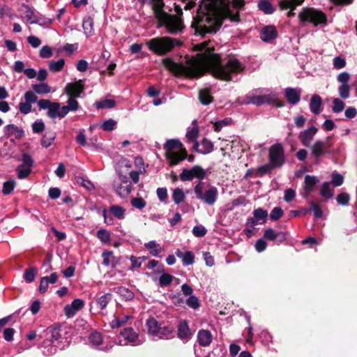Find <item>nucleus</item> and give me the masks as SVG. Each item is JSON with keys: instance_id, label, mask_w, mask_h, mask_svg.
<instances>
[{"instance_id": "nucleus-1", "label": "nucleus", "mask_w": 357, "mask_h": 357, "mask_svg": "<svg viewBox=\"0 0 357 357\" xmlns=\"http://www.w3.org/2000/svg\"><path fill=\"white\" fill-rule=\"evenodd\" d=\"M163 64L176 75L197 78L208 72L214 77L225 81L231 80L233 76L245 69L244 65L238 59L230 58L222 60L218 54L209 48L190 58L185 63H178L167 58L163 60Z\"/></svg>"}, {"instance_id": "nucleus-2", "label": "nucleus", "mask_w": 357, "mask_h": 357, "mask_svg": "<svg viewBox=\"0 0 357 357\" xmlns=\"http://www.w3.org/2000/svg\"><path fill=\"white\" fill-rule=\"evenodd\" d=\"M244 3L243 0H233L231 3L225 0H202L191 26L196 34L201 36L216 33L224 19L229 18L233 22L239 20L238 10Z\"/></svg>"}, {"instance_id": "nucleus-3", "label": "nucleus", "mask_w": 357, "mask_h": 357, "mask_svg": "<svg viewBox=\"0 0 357 357\" xmlns=\"http://www.w3.org/2000/svg\"><path fill=\"white\" fill-rule=\"evenodd\" d=\"M155 18L158 22L159 27H165L167 31L170 34H177L181 33L185 29L183 20L181 18L182 8L180 6L175 5L176 15H171L163 10L165 3L163 0H149ZM195 5L192 0H190L184 6L185 9H191Z\"/></svg>"}, {"instance_id": "nucleus-4", "label": "nucleus", "mask_w": 357, "mask_h": 357, "mask_svg": "<svg viewBox=\"0 0 357 357\" xmlns=\"http://www.w3.org/2000/svg\"><path fill=\"white\" fill-rule=\"evenodd\" d=\"M148 334L153 340H169L174 337V329L169 325L160 323L154 318L146 321Z\"/></svg>"}, {"instance_id": "nucleus-5", "label": "nucleus", "mask_w": 357, "mask_h": 357, "mask_svg": "<svg viewBox=\"0 0 357 357\" xmlns=\"http://www.w3.org/2000/svg\"><path fill=\"white\" fill-rule=\"evenodd\" d=\"M149 49L155 54L162 56L171 52L176 46L181 45V42L170 37H156L146 43Z\"/></svg>"}, {"instance_id": "nucleus-6", "label": "nucleus", "mask_w": 357, "mask_h": 357, "mask_svg": "<svg viewBox=\"0 0 357 357\" xmlns=\"http://www.w3.org/2000/svg\"><path fill=\"white\" fill-rule=\"evenodd\" d=\"M194 192L197 199L209 206L214 205L218 199V188L204 181H198L194 188Z\"/></svg>"}, {"instance_id": "nucleus-7", "label": "nucleus", "mask_w": 357, "mask_h": 357, "mask_svg": "<svg viewBox=\"0 0 357 357\" xmlns=\"http://www.w3.org/2000/svg\"><path fill=\"white\" fill-rule=\"evenodd\" d=\"M298 18L303 24H312L314 26L326 25L327 17L324 13L314 8H303L299 13Z\"/></svg>"}, {"instance_id": "nucleus-8", "label": "nucleus", "mask_w": 357, "mask_h": 357, "mask_svg": "<svg viewBox=\"0 0 357 357\" xmlns=\"http://www.w3.org/2000/svg\"><path fill=\"white\" fill-rule=\"evenodd\" d=\"M278 94L268 89L261 90L260 94L250 95L247 97V103H252L259 106L264 104H276L278 107L283 106L282 103H277Z\"/></svg>"}, {"instance_id": "nucleus-9", "label": "nucleus", "mask_w": 357, "mask_h": 357, "mask_svg": "<svg viewBox=\"0 0 357 357\" xmlns=\"http://www.w3.org/2000/svg\"><path fill=\"white\" fill-rule=\"evenodd\" d=\"M269 162L272 167H280L285 161L284 151L281 144H275L269 149Z\"/></svg>"}, {"instance_id": "nucleus-10", "label": "nucleus", "mask_w": 357, "mask_h": 357, "mask_svg": "<svg viewBox=\"0 0 357 357\" xmlns=\"http://www.w3.org/2000/svg\"><path fill=\"white\" fill-rule=\"evenodd\" d=\"M179 176L182 181H190L194 178L202 181L206 176V171L199 165H194L190 169H183Z\"/></svg>"}, {"instance_id": "nucleus-11", "label": "nucleus", "mask_w": 357, "mask_h": 357, "mask_svg": "<svg viewBox=\"0 0 357 357\" xmlns=\"http://www.w3.org/2000/svg\"><path fill=\"white\" fill-rule=\"evenodd\" d=\"M22 164L16 167L17 177L20 179L27 178L31 173V168L33 166L34 161L32 157L27 153H24L21 158Z\"/></svg>"}, {"instance_id": "nucleus-12", "label": "nucleus", "mask_w": 357, "mask_h": 357, "mask_svg": "<svg viewBox=\"0 0 357 357\" xmlns=\"http://www.w3.org/2000/svg\"><path fill=\"white\" fill-rule=\"evenodd\" d=\"M330 149L331 144L328 139H318L310 146L311 153L316 159L321 158L325 154L329 153Z\"/></svg>"}, {"instance_id": "nucleus-13", "label": "nucleus", "mask_w": 357, "mask_h": 357, "mask_svg": "<svg viewBox=\"0 0 357 357\" xmlns=\"http://www.w3.org/2000/svg\"><path fill=\"white\" fill-rule=\"evenodd\" d=\"M84 88V82L83 80L68 83L65 87L66 93L70 97L79 98L83 92Z\"/></svg>"}, {"instance_id": "nucleus-14", "label": "nucleus", "mask_w": 357, "mask_h": 357, "mask_svg": "<svg viewBox=\"0 0 357 357\" xmlns=\"http://www.w3.org/2000/svg\"><path fill=\"white\" fill-rule=\"evenodd\" d=\"M317 128L312 126L307 129L301 131L298 135V139L303 146L305 147H309L311 145V143L313 140L314 137L317 132Z\"/></svg>"}, {"instance_id": "nucleus-15", "label": "nucleus", "mask_w": 357, "mask_h": 357, "mask_svg": "<svg viewBox=\"0 0 357 357\" xmlns=\"http://www.w3.org/2000/svg\"><path fill=\"white\" fill-rule=\"evenodd\" d=\"M5 136L7 137H14L15 139H21L24 136V131L22 127L15 124H8L3 128Z\"/></svg>"}, {"instance_id": "nucleus-16", "label": "nucleus", "mask_w": 357, "mask_h": 357, "mask_svg": "<svg viewBox=\"0 0 357 357\" xmlns=\"http://www.w3.org/2000/svg\"><path fill=\"white\" fill-rule=\"evenodd\" d=\"M318 183L319 179L317 176L306 175L304 179V192L302 193L303 197L306 198L312 191H314L315 186Z\"/></svg>"}, {"instance_id": "nucleus-17", "label": "nucleus", "mask_w": 357, "mask_h": 357, "mask_svg": "<svg viewBox=\"0 0 357 357\" xmlns=\"http://www.w3.org/2000/svg\"><path fill=\"white\" fill-rule=\"evenodd\" d=\"M84 305V302L83 300L79 298L75 299L70 304L65 306L64 313L68 317H73Z\"/></svg>"}, {"instance_id": "nucleus-18", "label": "nucleus", "mask_w": 357, "mask_h": 357, "mask_svg": "<svg viewBox=\"0 0 357 357\" xmlns=\"http://www.w3.org/2000/svg\"><path fill=\"white\" fill-rule=\"evenodd\" d=\"M112 188L115 192L121 197H127L132 190V184L119 183L114 181L112 183Z\"/></svg>"}, {"instance_id": "nucleus-19", "label": "nucleus", "mask_w": 357, "mask_h": 357, "mask_svg": "<svg viewBox=\"0 0 357 357\" xmlns=\"http://www.w3.org/2000/svg\"><path fill=\"white\" fill-rule=\"evenodd\" d=\"M166 155L169 160V165L174 166L187 158V151L185 149H181L179 152L167 153Z\"/></svg>"}, {"instance_id": "nucleus-20", "label": "nucleus", "mask_w": 357, "mask_h": 357, "mask_svg": "<svg viewBox=\"0 0 357 357\" xmlns=\"http://www.w3.org/2000/svg\"><path fill=\"white\" fill-rule=\"evenodd\" d=\"M177 335L181 340H189L191 338L192 333L185 320L181 321L178 325Z\"/></svg>"}, {"instance_id": "nucleus-21", "label": "nucleus", "mask_w": 357, "mask_h": 357, "mask_svg": "<svg viewBox=\"0 0 357 357\" xmlns=\"http://www.w3.org/2000/svg\"><path fill=\"white\" fill-rule=\"evenodd\" d=\"M49 333L51 334V339L50 340H47L43 342L45 347L50 344H54L55 342H60L61 339V327H51L49 328Z\"/></svg>"}, {"instance_id": "nucleus-22", "label": "nucleus", "mask_w": 357, "mask_h": 357, "mask_svg": "<svg viewBox=\"0 0 357 357\" xmlns=\"http://www.w3.org/2000/svg\"><path fill=\"white\" fill-rule=\"evenodd\" d=\"M260 37L264 41H270L277 37V31L273 26L264 27L260 33Z\"/></svg>"}, {"instance_id": "nucleus-23", "label": "nucleus", "mask_w": 357, "mask_h": 357, "mask_svg": "<svg viewBox=\"0 0 357 357\" xmlns=\"http://www.w3.org/2000/svg\"><path fill=\"white\" fill-rule=\"evenodd\" d=\"M284 94L287 101L291 105H296L300 101L301 91L293 88H287Z\"/></svg>"}, {"instance_id": "nucleus-24", "label": "nucleus", "mask_w": 357, "mask_h": 357, "mask_svg": "<svg viewBox=\"0 0 357 357\" xmlns=\"http://www.w3.org/2000/svg\"><path fill=\"white\" fill-rule=\"evenodd\" d=\"M303 0H281L279 3L281 9H288L290 8L291 10L288 13V16L290 17L294 15L293 13L294 9L297 6L301 5L303 3Z\"/></svg>"}, {"instance_id": "nucleus-25", "label": "nucleus", "mask_w": 357, "mask_h": 357, "mask_svg": "<svg viewBox=\"0 0 357 357\" xmlns=\"http://www.w3.org/2000/svg\"><path fill=\"white\" fill-rule=\"evenodd\" d=\"M199 135V129L195 123V121H193V126L191 128H189L186 133V137L190 142H195L193 145V149L197 150L199 146V144L196 140L198 137Z\"/></svg>"}, {"instance_id": "nucleus-26", "label": "nucleus", "mask_w": 357, "mask_h": 357, "mask_svg": "<svg viewBox=\"0 0 357 357\" xmlns=\"http://www.w3.org/2000/svg\"><path fill=\"white\" fill-rule=\"evenodd\" d=\"M121 335L128 342L134 343L135 344H139L142 342L138 341V334L134 331L132 328H126L121 332Z\"/></svg>"}, {"instance_id": "nucleus-27", "label": "nucleus", "mask_w": 357, "mask_h": 357, "mask_svg": "<svg viewBox=\"0 0 357 357\" xmlns=\"http://www.w3.org/2000/svg\"><path fill=\"white\" fill-rule=\"evenodd\" d=\"M199 344L202 347L208 346L212 341V335L208 330H200L197 335Z\"/></svg>"}, {"instance_id": "nucleus-28", "label": "nucleus", "mask_w": 357, "mask_h": 357, "mask_svg": "<svg viewBox=\"0 0 357 357\" xmlns=\"http://www.w3.org/2000/svg\"><path fill=\"white\" fill-rule=\"evenodd\" d=\"M175 254L178 258L182 259L183 264L185 266L191 265L195 261V257L191 251L183 252L181 250L178 249Z\"/></svg>"}, {"instance_id": "nucleus-29", "label": "nucleus", "mask_w": 357, "mask_h": 357, "mask_svg": "<svg viewBox=\"0 0 357 357\" xmlns=\"http://www.w3.org/2000/svg\"><path fill=\"white\" fill-rule=\"evenodd\" d=\"M322 104L321 98L317 94H314L312 96L310 102V111L314 114H318L320 113V107Z\"/></svg>"}, {"instance_id": "nucleus-30", "label": "nucleus", "mask_w": 357, "mask_h": 357, "mask_svg": "<svg viewBox=\"0 0 357 357\" xmlns=\"http://www.w3.org/2000/svg\"><path fill=\"white\" fill-rule=\"evenodd\" d=\"M56 138V132L53 130H47L45 132L41 139V144L45 148L50 146Z\"/></svg>"}, {"instance_id": "nucleus-31", "label": "nucleus", "mask_w": 357, "mask_h": 357, "mask_svg": "<svg viewBox=\"0 0 357 357\" xmlns=\"http://www.w3.org/2000/svg\"><path fill=\"white\" fill-rule=\"evenodd\" d=\"M199 146L201 148H197L196 151L202 154H208L213 151V144L208 139H203Z\"/></svg>"}, {"instance_id": "nucleus-32", "label": "nucleus", "mask_w": 357, "mask_h": 357, "mask_svg": "<svg viewBox=\"0 0 357 357\" xmlns=\"http://www.w3.org/2000/svg\"><path fill=\"white\" fill-rule=\"evenodd\" d=\"M183 149L182 144L177 139H168L164 144V149L168 151V153L173 152L172 151L176 149Z\"/></svg>"}, {"instance_id": "nucleus-33", "label": "nucleus", "mask_w": 357, "mask_h": 357, "mask_svg": "<svg viewBox=\"0 0 357 357\" xmlns=\"http://www.w3.org/2000/svg\"><path fill=\"white\" fill-rule=\"evenodd\" d=\"M116 105V101L112 99H103L95 102V105L98 109H112Z\"/></svg>"}, {"instance_id": "nucleus-34", "label": "nucleus", "mask_w": 357, "mask_h": 357, "mask_svg": "<svg viewBox=\"0 0 357 357\" xmlns=\"http://www.w3.org/2000/svg\"><path fill=\"white\" fill-rule=\"evenodd\" d=\"M96 237L104 244H109L111 241V234L105 229L98 230Z\"/></svg>"}, {"instance_id": "nucleus-35", "label": "nucleus", "mask_w": 357, "mask_h": 357, "mask_svg": "<svg viewBox=\"0 0 357 357\" xmlns=\"http://www.w3.org/2000/svg\"><path fill=\"white\" fill-rule=\"evenodd\" d=\"M112 295L109 293H106L96 300V303L98 307L102 310L106 308L109 302L112 301Z\"/></svg>"}, {"instance_id": "nucleus-36", "label": "nucleus", "mask_w": 357, "mask_h": 357, "mask_svg": "<svg viewBox=\"0 0 357 357\" xmlns=\"http://www.w3.org/2000/svg\"><path fill=\"white\" fill-rule=\"evenodd\" d=\"M109 212L116 218L122 220L125 218V209L119 205H112L109 207Z\"/></svg>"}, {"instance_id": "nucleus-37", "label": "nucleus", "mask_w": 357, "mask_h": 357, "mask_svg": "<svg viewBox=\"0 0 357 357\" xmlns=\"http://www.w3.org/2000/svg\"><path fill=\"white\" fill-rule=\"evenodd\" d=\"M32 88L33 91L38 94L49 93L51 91L50 86L45 82L33 84Z\"/></svg>"}, {"instance_id": "nucleus-38", "label": "nucleus", "mask_w": 357, "mask_h": 357, "mask_svg": "<svg viewBox=\"0 0 357 357\" xmlns=\"http://www.w3.org/2000/svg\"><path fill=\"white\" fill-rule=\"evenodd\" d=\"M258 8L260 10L263 11L265 14H271L275 10L272 4L266 0H261L258 3Z\"/></svg>"}, {"instance_id": "nucleus-39", "label": "nucleus", "mask_w": 357, "mask_h": 357, "mask_svg": "<svg viewBox=\"0 0 357 357\" xmlns=\"http://www.w3.org/2000/svg\"><path fill=\"white\" fill-rule=\"evenodd\" d=\"M199 99L203 105H208L213 100V97L208 89H202L199 91Z\"/></svg>"}, {"instance_id": "nucleus-40", "label": "nucleus", "mask_w": 357, "mask_h": 357, "mask_svg": "<svg viewBox=\"0 0 357 357\" xmlns=\"http://www.w3.org/2000/svg\"><path fill=\"white\" fill-rule=\"evenodd\" d=\"M145 247L149 250L153 256H158L162 251L160 245L154 241L145 243Z\"/></svg>"}, {"instance_id": "nucleus-41", "label": "nucleus", "mask_w": 357, "mask_h": 357, "mask_svg": "<svg viewBox=\"0 0 357 357\" xmlns=\"http://www.w3.org/2000/svg\"><path fill=\"white\" fill-rule=\"evenodd\" d=\"M117 293L126 301H131L134 298V293L125 287H118Z\"/></svg>"}, {"instance_id": "nucleus-42", "label": "nucleus", "mask_w": 357, "mask_h": 357, "mask_svg": "<svg viewBox=\"0 0 357 357\" xmlns=\"http://www.w3.org/2000/svg\"><path fill=\"white\" fill-rule=\"evenodd\" d=\"M82 27L86 35H91L93 30V20L91 17H86L83 20Z\"/></svg>"}, {"instance_id": "nucleus-43", "label": "nucleus", "mask_w": 357, "mask_h": 357, "mask_svg": "<svg viewBox=\"0 0 357 357\" xmlns=\"http://www.w3.org/2000/svg\"><path fill=\"white\" fill-rule=\"evenodd\" d=\"M320 195L325 198L330 199L333 195V190L331 188L330 183L328 182H324L321 186L320 190Z\"/></svg>"}, {"instance_id": "nucleus-44", "label": "nucleus", "mask_w": 357, "mask_h": 357, "mask_svg": "<svg viewBox=\"0 0 357 357\" xmlns=\"http://www.w3.org/2000/svg\"><path fill=\"white\" fill-rule=\"evenodd\" d=\"M185 194L181 188H176L173 190L172 199L175 204H178L185 199Z\"/></svg>"}, {"instance_id": "nucleus-45", "label": "nucleus", "mask_w": 357, "mask_h": 357, "mask_svg": "<svg viewBox=\"0 0 357 357\" xmlns=\"http://www.w3.org/2000/svg\"><path fill=\"white\" fill-rule=\"evenodd\" d=\"M65 64L63 59H60L56 61H51L49 64V68L52 72L56 73L61 71Z\"/></svg>"}, {"instance_id": "nucleus-46", "label": "nucleus", "mask_w": 357, "mask_h": 357, "mask_svg": "<svg viewBox=\"0 0 357 357\" xmlns=\"http://www.w3.org/2000/svg\"><path fill=\"white\" fill-rule=\"evenodd\" d=\"M59 110L60 104L59 102H52L47 111V116L51 119L59 118Z\"/></svg>"}, {"instance_id": "nucleus-47", "label": "nucleus", "mask_w": 357, "mask_h": 357, "mask_svg": "<svg viewBox=\"0 0 357 357\" xmlns=\"http://www.w3.org/2000/svg\"><path fill=\"white\" fill-rule=\"evenodd\" d=\"M102 334L97 331L92 332L89 335V341L94 346H99L102 342Z\"/></svg>"}, {"instance_id": "nucleus-48", "label": "nucleus", "mask_w": 357, "mask_h": 357, "mask_svg": "<svg viewBox=\"0 0 357 357\" xmlns=\"http://www.w3.org/2000/svg\"><path fill=\"white\" fill-rule=\"evenodd\" d=\"M37 273L38 269L35 267L27 268L25 270L24 278L27 282H31L34 280Z\"/></svg>"}, {"instance_id": "nucleus-49", "label": "nucleus", "mask_w": 357, "mask_h": 357, "mask_svg": "<svg viewBox=\"0 0 357 357\" xmlns=\"http://www.w3.org/2000/svg\"><path fill=\"white\" fill-rule=\"evenodd\" d=\"M253 215L256 219L261 223H264L266 221V218L268 216V213L266 210L259 208L253 211Z\"/></svg>"}, {"instance_id": "nucleus-50", "label": "nucleus", "mask_w": 357, "mask_h": 357, "mask_svg": "<svg viewBox=\"0 0 357 357\" xmlns=\"http://www.w3.org/2000/svg\"><path fill=\"white\" fill-rule=\"evenodd\" d=\"M130 318V317L128 315L121 318L114 317V319L111 321L110 326L112 328H119L124 325Z\"/></svg>"}, {"instance_id": "nucleus-51", "label": "nucleus", "mask_w": 357, "mask_h": 357, "mask_svg": "<svg viewBox=\"0 0 357 357\" xmlns=\"http://www.w3.org/2000/svg\"><path fill=\"white\" fill-rule=\"evenodd\" d=\"M15 186V181L13 179H10L5 181L3 184V194L5 195H9Z\"/></svg>"}, {"instance_id": "nucleus-52", "label": "nucleus", "mask_w": 357, "mask_h": 357, "mask_svg": "<svg viewBox=\"0 0 357 357\" xmlns=\"http://www.w3.org/2000/svg\"><path fill=\"white\" fill-rule=\"evenodd\" d=\"M174 277L169 273H162L159 278V285L160 287H166L171 284Z\"/></svg>"}, {"instance_id": "nucleus-53", "label": "nucleus", "mask_w": 357, "mask_h": 357, "mask_svg": "<svg viewBox=\"0 0 357 357\" xmlns=\"http://www.w3.org/2000/svg\"><path fill=\"white\" fill-rule=\"evenodd\" d=\"M310 211H313L314 217L316 218H320L322 217L323 212L319 204L316 203L314 202H310Z\"/></svg>"}, {"instance_id": "nucleus-54", "label": "nucleus", "mask_w": 357, "mask_h": 357, "mask_svg": "<svg viewBox=\"0 0 357 357\" xmlns=\"http://www.w3.org/2000/svg\"><path fill=\"white\" fill-rule=\"evenodd\" d=\"M131 205L137 209L142 210L146 206V202L142 197H135L131 200Z\"/></svg>"}, {"instance_id": "nucleus-55", "label": "nucleus", "mask_w": 357, "mask_h": 357, "mask_svg": "<svg viewBox=\"0 0 357 357\" xmlns=\"http://www.w3.org/2000/svg\"><path fill=\"white\" fill-rule=\"evenodd\" d=\"M338 92L342 98H348L350 96V86L349 84H341L338 88Z\"/></svg>"}, {"instance_id": "nucleus-56", "label": "nucleus", "mask_w": 357, "mask_h": 357, "mask_svg": "<svg viewBox=\"0 0 357 357\" xmlns=\"http://www.w3.org/2000/svg\"><path fill=\"white\" fill-rule=\"evenodd\" d=\"M186 304L188 307L197 310L200 307V303L198 298L194 295L189 296L186 300Z\"/></svg>"}, {"instance_id": "nucleus-57", "label": "nucleus", "mask_w": 357, "mask_h": 357, "mask_svg": "<svg viewBox=\"0 0 357 357\" xmlns=\"http://www.w3.org/2000/svg\"><path fill=\"white\" fill-rule=\"evenodd\" d=\"M333 106L332 110L334 113H340L344 108V103L339 98H334L333 100Z\"/></svg>"}, {"instance_id": "nucleus-58", "label": "nucleus", "mask_w": 357, "mask_h": 357, "mask_svg": "<svg viewBox=\"0 0 357 357\" xmlns=\"http://www.w3.org/2000/svg\"><path fill=\"white\" fill-rule=\"evenodd\" d=\"M192 232L195 236L200 238L206 234L207 230L202 225H196L193 227Z\"/></svg>"}, {"instance_id": "nucleus-59", "label": "nucleus", "mask_w": 357, "mask_h": 357, "mask_svg": "<svg viewBox=\"0 0 357 357\" xmlns=\"http://www.w3.org/2000/svg\"><path fill=\"white\" fill-rule=\"evenodd\" d=\"M333 67L335 69L340 70L346 66V61L341 56H335L333 61Z\"/></svg>"}, {"instance_id": "nucleus-60", "label": "nucleus", "mask_w": 357, "mask_h": 357, "mask_svg": "<svg viewBox=\"0 0 357 357\" xmlns=\"http://www.w3.org/2000/svg\"><path fill=\"white\" fill-rule=\"evenodd\" d=\"M283 211L280 207H275L270 213V218L272 220H278L283 215Z\"/></svg>"}, {"instance_id": "nucleus-61", "label": "nucleus", "mask_w": 357, "mask_h": 357, "mask_svg": "<svg viewBox=\"0 0 357 357\" xmlns=\"http://www.w3.org/2000/svg\"><path fill=\"white\" fill-rule=\"evenodd\" d=\"M20 112L23 114H27L31 111V104L28 102H21L19 103L18 106Z\"/></svg>"}, {"instance_id": "nucleus-62", "label": "nucleus", "mask_w": 357, "mask_h": 357, "mask_svg": "<svg viewBox=\"0 0 357 357\" xmlns=\"http://www.w3.org/2000/svg\"><path fill=\"white\" fill-rule=\"evenodd\" d=\"M116 122L113 119H109L103 122L101 127L105 131H111L115 128Z\"/></svg>"}, {"instance_id": "nucleus-63", "label": "nucleus", "mask_w": 357, "mask_h": 357, "mask_svg": "<svg viewBox=\"0 0 357 357\" xmlns=\"http://www.w3.org/2000/svg\"><path fill=\"white\" fill-rule=\"evenodd\" d=\"M45 129V124L42 120H38L33 123L32 130L34 133H40Z\"/></svg>"}, {"instance_id": "nucleus-64", "label": "nucleus", "mask_w": 357, "mask_h": 357, "mask_svg": "<svg viewBox=\"0 0 357 357\" xmlns=\"http://www.w3.org/2000/svg\"><path fill=\"white\" fill-rule=\"evenodd\" d=\"M24 98L25 101L28 102L30 104L35 103L38 100L37 96L32 91H27L24 93Z\"/></svg>"}]
</instances>
